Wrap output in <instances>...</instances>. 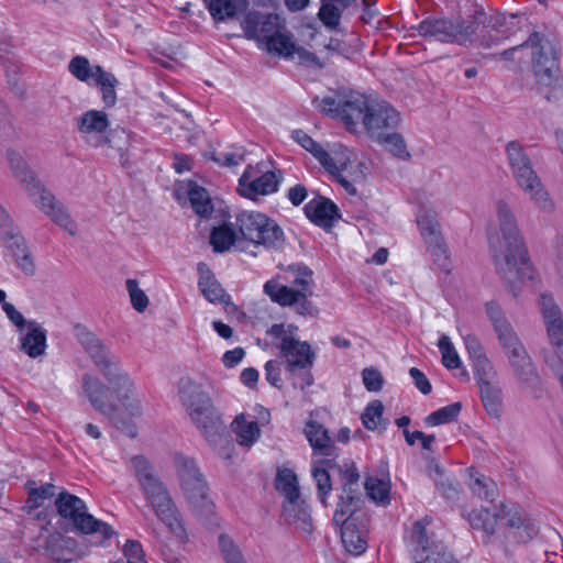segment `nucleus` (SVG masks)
Masks as SVG:
<instances>
[{"label": "nucleus", "mask_w": 563, "mask_h": 563, "mask_svg": "<svg viewBox=\"0 0 563 563\" xmlns=\"http://www.w3.org/2000/svg\"><path fill=\"white\" fill-rule=\"evenodd\" d=\"M74 329L78 342L110 385L107 386L98 377L85 374L82 376L85 395L88 397L91 406L106 416L117 429L126 431L130 437L134 438L136 435L134 426L129 421L119 419L117 415L118 405L109 401V396L113 393L122 406L130 412L131 417L140 416V404L132 398L133 383L128 374L121 371L117 356L110 352L96 334L79 323Z\"/></svg>", "instance_id": "obj_1"}, {"label": "nucleus", "mask_w": 563, "mask_h": 563, "mask_svg": "<svg viewBox=\"0 0 563 563\" xmlns=\"http://www.w3.org/2000/svg\"><path fill=\"white\" fill-rule=\"evenodd\" d=\"M497 216L501 240L489 241L490 255L496 273L512 296L517 297L521 286L533 279L534 268L516 218L509 206L503 200L497 203Z\"/></svg>", "instance_id": "obj_2"}, {"label": "nucleus", "mask_w": 563, "mask_h": 563, "mask_svg": "<svg viewBox=\"0 0 563 563\" xmlns=\"http://www.w3.org/2000/svg\"><path fill=\"white\" fill-rule=\"evenodd\" d=\"M523 47H531L532 70L539 90L549 101H556L562 95L561 70L559 55L550 41L540 32H532L520 45L505 49L499 56L505 60H512L516 52Z\"/></svg>", "instance_id": "obj_3"}, {"label": "nucleus", "mask_w": 563, "mask_h": 563, "mask_svg": "<svg viewBox=\"0 0 563 563\" xmlns=\"http://www.w3.org/2000/svg\"><path fill=\"white\" fill-rule=\"evenodd\" d=\"M137 481L146 499L153 507L155 515L163 521L170 532L183 537L186 531L179 518L177 508L161 479L153 473L152 465L143 455L131 459Z\"/></svg>", "instance_id": "obj_4"}, {"label": "nucleus", "mask_w": 563, "mask_h": 563, "mask_svg": "<svg viewBox=\"0 0 563 563\" xmlns=\"http://www.w3.org/2000/svg\"><path fill=\"white\" fill-rule=\"evenodd\" d=\"M241 27L245 38L263 44L268 53L287 54L292 48L291 32L287 30L285 19L277 13L249 10L241 21Z\"/></svg>", "instance_id": "obj_5"}, {"label": "nucleus", "mask_w": 563, "mask_h": 563, "mask_svg": "<svg viewBox=\"0 0 563 563\" xmlns=\"http://www.w3.org/2000/svg\"><path fill=\"white\" fill-rule=\"evenodd\" d=\"M509 167L517 185L529 194L530 199L539 209L552 212L554 205L544 190L542 183L533 169L532 162L518 141H510L506 145Z\"/></svg>", "instance_id": "obj_6"}, {"label": "nucleus", "mask_w": 563, "mask_h": 563, "mask_svg": "<svg viewBox=\"0 0 563 563\" xmlns=\"http://www.w3.org/2000/svg\"><path fill=\"white\" fill-rule=\"evenodd\" d=\"M288 269L297 273L292 283L299 289L279 285L275 279H271L264 284V292L272 301L283 307L296 305V312L301 316H317L318 309L308 299L312 296V290L311 279L307 277H311L312 271L306 265H290Z\"/></svg>", "instance_id": "obj_7"}, {"label": "nucleus", "mask_w": 563, "mask_h": 563, "mask_svg": "<svg viewBox=\"0 0 563 563\" xmlns=\"http://www.w3.org/2000/svg\"><path fill=\"white\" fill-rule=\"evenodd\" d=\"M413 29L418 31L419 35L432 37L442 43L465 45L475 41L472 11L466 16L459 15L455 19L431 15Z\"/></svg>", "instance_id": "obj_8"}, {"label": "nucleus", "mask_w": 563, "mask_h": 563, "mask_svg": "<svg viewBox=\"0 0 563 563\" xmlns=\"http://www.w3.org/2000/svg\"><path fill=\"white\" fill-rule=\"evenodd\" d=\"M236 225L242 239L256 245L277 250L284 244L283 229L264 213L243 211L236 217Z\"/></svg>", "instance_id": "obj_9"}, {"label": "nucleus", "mask_w": 563, "mask_h": 563, "mask_svg": "<svg viewBox=\"0 0 563 563\" xmlns=\"http://www.w3.org/2000/svg\"><path fill=\"white\" fill-rule=\"evenodd\" d=\"M55 506L58 515L70 520L75 528L84 534L100 532L103 540H109L115 534L110 525L87 512L86 503L81 498L66 490L58 493Z\"/></svg>", "instance_id": "obj_10"}, {"label": "nucleus", "mask_w": 563, "mask_h": 563, "mask_svg": "<svg viewBox=\"0 0 563 563\" xmlns=\"http://www.w3.org/2000/svg\"><path fill=\"white\" fill-rule=\"evenodd\" d=\"M369 521V515L362 508H342L341 515L335 509L333 523L340 527L341 540L349 553L361 555L366 551Z\"/></svg>", "instance_id": "obj_11"}, {"label": "nucleus", "mask_w": 563, "mask_h": 563, "mask_svg": "<svg viewBox=\"0 0 563 563\" xmlns=\"http://www.w3.org/2000/svg\"><path fill=\"white\" fill-rule=\"evenodd\" d=\"M312 104L322 106L320 109L322 113L332 119L341 120L350 131L360 120L364 122L365 113L371 106L366 97L361 93H351L342 100L332 97H324L320 100L319 97H314Z\"/></svg>", "instance_id": "obj_12"}, {"label": "nucleus", "mask_w": 563, "mask_h": 563, "mask_svg": "<svg viewBox=\"0 0 563 563\" xmlns=\"http://www.w3.org/2000/svg\"><path fill=\"white\" fill-rule=\"evenodd\" d=\"M431 518L426 516L412 525L411 541L415 543V560L417 563H459L453 554L441 542L427 533L426 527Z\"/></svg>", "instance_id": "obj_13"}, {"label": "nucleus", "mask_w": 563, "mask_h": 563, "mask_svg": "<svg viewBox=\"0 0 563 563\" xmlns=\"http://www.w3.org/2000/svg\"><path fill=\"white\" fill-rule=\"evenodd\" d=\"M473 22H474V36L476 35L479 27L488 29L501 35L504 38L517 33L521 26L519 20L522 18L519 13H503L495 11L487 13L484 7L479 3L472 5Z\"/></svg>", "instance_id": "obj_14"}, {"label": "nucleus", "mask_w": 563, "mask_h": 563, "mask_svg": "<svg viewBox=\"0 0 563 563\" xmlns=\"http://www.w3.org/2000/svg\"><path fill=\"white\" fill-rule=\"evenodd\" d=\"M338 473L342 481L341 494L336 503V509L340 515L342 508H362L365 504L363 493L361 490V475L352 461H346L342 466H338Z\"/></svg>", "instance_id": "obj_15"}, {"label": "nucleus", "mask_w": 563, "mask_h": 563, "mask_svg": "<svg viewBox=\"0 0 563 563\" xmlns=\"http://www.w3.org/2000/svg\"><path fill=\"white\" fill-rule=\"evenodd\" d=\"M400 123L399 112L383 101L371 104L364 117V126L371 139L379 137L385 132L396 130Z\"/></svg>", "instance_id": "obj_16"}, {"label": "nucleus", "mask_w": 563, "mask_h": 563, "mask_svg": "<svg viewBox=\"0 0 563 563\" xmlns=\"http://www.w3.org/2000/svg\"><path fill=\"white\" fill-rule=\"evenodd\" d=\"M208 411L200 408H195L188 412L192 423L200 430L210 445H218L221 442H227L225 426L221 417L213 406L212 400L209 401Z\"/></svg>", "instance_id": "obj_17"}, {"label": "nucleus", "mask_w": 563, "mask_h": 563, "mask_svg": "<svg viewBox=\"0 0 563 563\" xmlns=\"http://www.w3.org/2000/svg\"><path fill=\"white\" fill-rule=\"evenodd\" d=\"M540 305L549 341L563 366V318L561 310L549 295H541Z\"/></svg>", "instance_id": "obj_18"}, {"label": "nucleus", "mask_w": 563, "mask_h": 563, "mask_svg": "<svg viewBox=\"0 0 563 563\" xmlns=\"http://www.w3.org/2000/svg\"><path fill=\"white\" fill-rule=\"evenodd\" d=\"M540 305L549 341L563 366V318L561 310L549 295H541Z\"/></svg>", "instance_id": "obj_19"}, {"label": "nucleus", "mask_w": 563, "mask_h": 563, "mask_svg": "<svg viewBox=\"0 0 563 563\" xmlns=\"http://www.w3.org/2000/svg\"><path fill=\"white\" fill-rule=\"evenodd\" d=\"M252 177L253 167L249 165L239 179L241 195L250 199H254L257 195L266 196L276 192L282 180V173L280 170H268L260 177L254 179Z\"/></svg>", "instance_id": "obj_20"}, {"label": "nucleus", "mask_w": 563, "mask_h": 563, "mask_svg": "<svg viewBox=\"0 0 563 563\" xmlns=\"http://www.w3.org/2000/svg\"><path fill=\"white\" fill-rule=\"evenodd\" d=\"M496 518L507 519V527L514 530V538L519 542L526 543L538 534V527L519 506L508 507L501 503L496 509Z\"/></svg>", "instance_id": "obj_21"}, {"label": "nucleus", "mask_w": 563, "mask_h": 563, "mask_svg": "<svg viewBox=\"0 0 563 563\" xmlns=\"http://www.w3.org/2000/svg\"><path fill=\"white\" fill-rule=\"evenodd\" d=\"M508 361L515 377L534 399L541 398L543 394L542 380L527 350L521 351L519 356L508 358Z\"/></svg>", "instance_id": "obj_22"}, {"label": "nucleus", "mask_w": 563, "mask_h": 563, "mask_svg": "<svg viewBox=\"0 0 563 563\" xmlns=\"http://www.w3.org/2000/svg\"><path fill=\"white\" fill-rule=\"evenodd\" d=\"M279 349L282 357L286 358V369L290 374H295L296 369L309 368L313 364L314 353L308 342L283 336Z\"/></svg>", "instance_id": "obj_23"}, {"label": "nucleus", "mask_w": 563, "mask_h": 563, "mask_svg": "<svg viewBox=\"0 0 563 563\" xmlns=\"http://www.w3.org/2000/svg\"><path fill=\"white\" fill-rule=\"evenodd\" d=\"M0 240L4 245L5 254L15 261L25 275L33 276L35 274V264L20 230L18 228L13 229L1 235Z\"/></svg>", "instance_id": "obj_24"}, {"label": "nucleus", "mask_w": 563, "mask_h": 563, "mask_svg": "<svg viewBox=\"0 0 563 563\" xmlns=\"http://www.w3.org/2000/svg\"><path fill=\"white\" fill-rule=\"evenodd\" d=\"M306 217L316 225L329 231L341 218L338 206L329 198L318 196L303 208Z\"/></svg>", "instance_id": "obj_25"}, {"label": "nucleus", "mask_w": 563, "mask_h": 563, "mask_svg": "<svg viewBox=\"0 0 563 563\" xmlns=\"http://www.w3.org/2000/svg\"><path fill=\"white\" fill-rule=\"evenodd\" d=\"M181 489L195 514L208 516L213 512L214 504L208 496V486L203 477L180 483Z\"/></svg>", "instance_id": "obj_26"}, {"label": "nucleus", "mask_w": 563, "mask_h": 563, "mask_svg": "<svg viewBox=\"0 0 563 563\" xmlns=\"http://www.w3.org/2000/svg\"><path fill=\"white\" fill-rule=\"evenodd\" d=\"M197 272L199 274L198 287L209 302L232 305L230 295L225 292L224 288L216 279L214 274L206 263H198Z\"/></svg>", "instance_id": "obj_27"}, {"label": "nucleus", "mask_w": 563, "mask_h": 563, "mask_svg": "<svg viewBox=\"0 0 563 563\" xmlns=\"http://www.w3.org/2000/svg\"><path fill=\"white\" fill-rule=\"evenodd\" d=\"M336 456L333 452L332 457L324 456V459L312 463L311 474L317 485V495L324 507H328V496L332 490L330 471L335 470L338 472V466H341L336 463Z\"/></svg>", "instance_id": "obj_28"}, {"label": "nucleus", "mask_w": 563, "mask_h": 563, "mask_svg": "<svg viewBox=\"0 0 563 563\" xmlns=\"http://www.w3.org/2000/svg\"><path fill=\"white\" fill-rule=\"evenodd\" d=\"M178 395L187 413L195 410V408H200L209 412L208 407H205L209 406V401H211L209 394L203 390L200 384L191 378H180L178 383Z\"/></svg>", "instance_id": "obj_29"}, {"label": "nucleus", "mask_w": 563, "mask_h": 563, "mask_svg": "<svg viewBox=\"0 0 563 563\" xmlns=\"http://www.w3.org/2000/svg\"><path fill=\"white\" fill-rule=\"evenodd\" d=\"M303 433L313 450L314 455L332 456L335 451L334 443L329 434V430L314 420H308L305 424Z\"/></svg>", "instance_id": "obj_30"}, {"label": "nucleus", "mask_w": 563, "mask_h": 563, "mask_svg": "<svg viewBox=\"0 0 563 563\" xmlns=\"http://www.w3.org/2000/svg\"><path fill=\"white\" fill-rule=\"evenodd\" d=\"M7 159L13 176L24 186L27 192H35L40 188V180L35 173L30 168L23 157L14 150L7 151Z\"/></svg>", "instance_id": "obj_31"}, {"label": "nucleus", "mask_w": 563, "mask_h": 563, "mask_svg": "<svg viewBox=\"0 0 563 563\" xmlns=\"http://www.w3.org/2000/svg\"><path fill=\"white\" fill-rule=\"evenodd\" d=\"M27 332L21 338V350L32 358H36L45 353L46 330H44L35 320L27 322Z\"/></svg>", "instance_id": "obj_32"}, {"label": "nucleus", "mask_w": 563, "mask_h": 563, "mask_svg": "<svg viewBox=\"0 0 563 563\" xmlns=\"http://www.w3.org/2000/svg\"><path fill=\"white\" fill-rule=\"evenodd\" d=\"M283 516L289 525H297L302 531L311 532L310 507L305 500L291 499L283 505Z\"/></svg>", "instance_id": "obj_33"}, {"label": "nucleus", "mask_w": 563, "mask_h": 563, "mask_svg": "<svg viewBox=\"0 0 563 563\" xmlns=\"http://www.w3.org/2000/svg\"><path fill=\"white\" fill-rule=\"evenodd\" d=\"M428 471L430 477L434 481L438 490L448 500H455L459 497L461 485L457 481L445 476L443 467L437 460L431 459L428 462Z\"/></svg>", "instance_id": "obj_34"}, {"label": "nucleus", "mask_w": 563, "mask_h": 563, "mask_svg": "<svg viewBox=\"0 0 563 563\" xmlns=\"http://www.w3.org/2000/svg\"><path fill=\"white\" fill-rule=\"evenodd\" d=\"M462 516L468 521L470 526L475 530L484 533V542H488L490 537L495 534V526L497 522L496 510L492 514L489 509L481 507L468 512L464 509Z\"/></svg>", "instance_id": "obj_35"}, {"label": "nucleus", "mask_w": 563, "mask_h": 563, "mask_svg": "<svg viewBox=\"0 0 563 563\" xmlns=\"http://www.w3.org/2000/svg\"><path fill=\"white\" fill-rule=\"evenodd\" d=\"M212 19L217 22L233 19L239 11H246L247 0H203Z\"/></svg>", "instance_id": "obj_36"}, {"label": "nucleus", "mask_w": 563, "mask_h": 563, "mask_svg": "<svg viewBox=\"0 0 563 563\" xmlns=\"http://www.w3.org/2000/svg\"><path fill=\"white\" fill-rule=\"evenodd\" d=\"M77 122L78 131L84 134H102L110 125L108 114L100 110L86 111L77 119Z\"/></svg>", "instance_id": "obj_37"}, {"label": "nucleus", "mask_w": 563, "mask_h": 563, "mask_svg": "<svg viewBox=\"0 0 563 563\" xmlns=\"http://www.w3.org/2000/svg\"><path fill=\"white\" fill-rule=\"evenodd\" d=\"M481 388V398L486 412L495 419H499L503 411V391L492 382H485L478 385Z\"/></svg>", "instance_id": "obj_38"}, {"label": "nucleus", "mask_w": 563, "mask_h": 563, "mask_svg": "<svg viewBox=\"0 0 563 563\" xmlns=\"http://www.w3.org/2000/svg\"><path fill=\"white\" fill-rule=\"evenodd\" d=\"M95 84L98 86L102 93V101L107 108H111L117 102L115 88L119 85L117 77L109 71H106L100 65H95Z\"/></svg>", "instance_id": "obj_39"}, {"label": "nucleus", "mask_w": 563, "mask_h": 563, "mask_svg": "<svg viewBox=\"0 0 563 563\" xmlns=\"http://www.w3.org/2000/svg\"><path fill=\"white\" fill-rule=\"evenodd\" d=\"M187 194L192 209L199 217L207 218L211 216L213 205L206 188L195 181H189Z\"/></svg>", "instance_id": "obj_40"}, {"label": "nucleus", "mask_w": 563, "mask_h": 563, "mask_svg": "<svg viewBox=\"0 0 563 563\" xmlns=\"http://www.w3.org/2000/svg\"><path fill=\"white\" fill-rule=\"evenodd\" d=\"M373 140L398 159L409 161L411 158L404 136L396 132V130L387 131Z\"/></svg>", "instance_id": "obj_41"}, {"label": "nucleus", "mask_w": 563, "mask_h": 563, "mask_svg": "<svg viewBox=\"0 0 563 563\" xmlns=\"http://www.w3.org/2000/svg\"><path fill=\"white\" fill-rule=\"evenodd\" d=\"M236 241V232L232 223L214 227L210 233V244L217 253L229 251Z\"/></svg>", "instance_id": "obj_42"}, {"label": "nucleus", "mask_w": 563, "mask_h": 563, "mask_svg": "<svg viewBox=\"0 0 563 563\" xmlns=\"http://www.w3.org/2000/svg\"><path fill=\"white\" fill-rule=\"evenodd\" d=\"M495 332L508 358L519 356L521 351H526V347L519 340L510 323L505 327H499Z\"/></svg>", "instance_id": "obj_43"}, {"label": "nucleus", "mask_w": 563, "mask_h": 563, "mask_svg": "<svg viewBox=\"0 0 563 563\" xmlns=\"http://www.w3.org/2000/svg\"><path fill=\"white\" fill-rule=\"evenodd\" d=\"M276 488L285 495L286 501L300 499L298 479L291 470L286 468L277 473Z\"/></svg>", "instance_id": "obj_44"}, {"label": "nucleus", "mask_w": 563, "mask_h": 563, "mask_svg": "<svg viewBox=\"0 0 563 563\" xmlns=\"http://www.w3.org/2000/svg\"><path fill=\"white\" fill-rule=\"evenodd\" d=\"M234 423L240 444L250 446L260 438L261 430L256 421L246 422L244 416L240 415Z\"/></svg>", "instance_id": "obj_45"}, {"label": "nucleus", "mask_w": 563, "mask_h": 563, "mask_svg": "<svg viewBox=\"0 0 563 563\" xmlns=\"http://www.w3.org/2000/svg\"><path fill=\"white\" fill-rule=\"evenodd\" d=\"M462 410V404L460 401L450 404L442 407L424 418V423L428 426H440L444 423L454 422L457 420L459 415Z\"/></svg>", "instance_id": "obj_46"}, {"label": "nucleus", "mask_w": 563, "mask_h": 563, "mask_svg": "<svg viewBox=\"0 0 563 563\" xmlns=\"http://www.w3.org/2000/svg\"><path fill=\"white\" fill-rule=\"evenodd\" d=\"M34 484L35 483L32 481H29L26 483V486L29 487L26 506L29 507L30 510L43 506L46 499L52 498L56 494V486L51 483L44 484L40 487H30L31 485Z\"/></svg>", "instance_id": "obj_47"}, {"label": "nucleus", "mask_w": 563, "mask_h": 563, "mask_svg": "<svg viewBox=\"0 0 563 563\" xmlns=\"http://www.w3.org/2000/svg\"><path fill=\"white\" fill-rule=\"evenodd\" d=\"M366 495L377 504L386 505L389 504V490L390 486L383 479L369 476L364 483Z\"/></svg>", "instance_id": "obj_48"}, {"label": "nucleus", "mask_w": 563, "mask_h": 563, "mask_svg": "<svg viewBox=\"0 0 563 563\" xmlns=\"http://www.w3.org/2000/svg\"><path fill=\"white\" fill-rule=\"evenodd\" d=\"M290 44L292 45V48H289V53L285 54H278L279 56L284 58H292L296 54L298 57V63L306 67H313V68H323V63L320 60V58L312 52L306 49L302 46H298L294 42V35L290 34Z\"/></svg>", "instance_id": "obj_49"}, {"label": "nucleus", "mask_w": 563, "mask_h": 563, "mask_svg": "<svg viewBox=\"0 0 563 563\" xmlns=\"http://www.w3.org/2000/svg\"><path fill=\"white\" fill-rule=\"evenodd\" d=\"M321 7L318 12L320 21L329 29H335L340 24L342 10L335 5L334 0H320Z\"/></svg>", "instance_id": "obj_50"}, {"label": "nucleus", "mask_w": 563, "mask_h": 563, "mask_svg": "<svg viewBox=\"0 0 563 563\" xmlns=\"http://www.w3.org/2000/svg\"><path fill=\"white\" fill-rule=\"evenodd\" d=\"M69 73L78 80L88 82L90 78L96 79L95 66H90L89 60L84 56H75L68 64Z\"/></svg>", "instance_id": "obj_51"}, {"label": "nucleus", "mask_w": 563, "mask_h": 563, "mask_svg": "<svg viewBox=\"0 0 563 563\" xmlns=\"http://www.w3.org/2000/svg\"><path fill=\"white\" fill-rule=\"evenodd\" d=\"M383 413H384L383 402L377 399L371 401L366 406V408L361 417L363 426L367 430H372V431L376 430L380 423Z\"/></svg>", "instance_id": "obj_52"}, {"label": "nucleus", "mask_w": 563, "mask_h": 563, "mask_svg": "<svg viewBox=\"0 0 563 563\" xmlns=\"http://www.w3.org/2000/svg\"><path fill=\"white\" fill-rule=\"evenodd\" d=\"M438 347L442 353V364L446 368L454 369L461 366L460 356L448 335H442L439 339Z\"/></svg>", "instance_id": "obj_53"}, {"label": "nucleus", "mask_w": 563, "mask_h": 563, "mask_svg": "<svg viewBox=\"0 0 563 563\" xmlns=\"http://www.w3.org/2000/svg\"><path fill=\"white\" fill-rule=\"evenodd\" d=\"M131 136L132 134L125 129L110 130L107 135L99 140L97 146L108 145L110 147L117 148L121 153L129 144Z\"/></svg>", "instance_id": "obj_54"}, {"label": "nucleus", "mask_w": 563, "mask_h": 563, "mask_svg": "<svg viewBox=\"0 0 563 563\" xmlns=\"http://www.w3.org/2000/svg\"><path fill=\"white\" fill-rule=\"evenodd\" d=\"M421 235L427 244H432L442 238L439 223L428 214H419L417 219Z\"/></svg>", "instance_id": "obj_55"}, {"label": "nucleus", "mask_w": 563, "mask_h": 563, "mask_svg": "<svg viewBox=\"0 0 563 563\" xmlns=\"http://www.w3.org/2000/svg\"><path fill=\"white\" fill-rule=\"evenodd\" d=\"M471 489L479 498L488 501H494V497L497 494L496 484L490 478L485 476L474 478V481L471 483Z\"/></svg>", "instance_id": "obj_56"}, {"label": "nucleus", "mask_w": 563, "mask_h": 563, "mask_svg": "<svg viewBox=\"0 0 563 563\" xmlns=\"http://www.w3.org/2000/svg\"><path fill=\"white\" fill-rule=\"evenodd\" d=\"M427 245L434 263L442 272L449 274L451 272V261L448 255L445 244L443 243V239L441 238L437 242H432V244Z\"/></svg>", "instance_id": "obj_57"}, {"label": "nucleus", "mask_w": 563, "mask_h": 563, "mask_svg": "<svg viewBox=\"0 0 563 563\" xmlns=\"http://www.w3.org/2000/svg\"><path fill=\"white\" fill-rule=\"evenodd\" d=\"M177 470L180 483L186 485H188V481L203 477L195 461L186 456L177 459Z\"/></svg>", "instance_id": "obj_58"}, {"label": "nucleus", "mask_w": 563, "mask_h": 563, "mask_svg": "<svg viewBox=\"0 0 563 563\" xmlns=\"http://www.w3.org/2000/svg\"><path fill=\"white\" fill-rule=\"evenodd\" d=\"M126 290L129 292L132 307L136 311L143 312L148 306V298L145 295V292L139 287V282L136 279H128Z\"/></svg>", "instance_id": "obj_59"}, {"label": "nucleus", "mask_w": 563, "mask_h": 563, "mask_svg": "<svg viewBox=\"0 0 563 563\" xmlns=\"http://www.w3.org/2000/svg\"><path fill=\"white\" fill-rule=\"evenodd\" d=\"M473 371L478 385L485 382H492V378L496 375L494 366L487 355L473 361Z\"/></svg>", "instance_id": "obj_60"}, {"label": "nucleus", "mask_w": 563, "mask_h": 563, "mask_svg": "<svg viewBox=\"0 0 563 563\" xmlns=\"http://www.w3.org/2000/svg\"><path fill=\"white\" fill-rule=\"evenodd\" d=\"M309 153L321 164L327 172L336 170L338 158H344L345 155L332 157L318 142L308 150Z\"/></svg>", "instance_id": "obj_61"}, {"label": "nucleus", "mask_w": 563, "mask_h": 563, "mask_svg": "<svg viewBox=\"0 0 563 563\" xmlns=\"http://www.w3.org/2000/svg\"><path fill=\"white\" fill-rule=\"evenodd\" d=\"M362 378L365 388L368 391H379L384 385L382 373L375 367H366L362 371Z\"/></svg>", "instance_id": "obj_62"}, {"label": "nucleus", "mask_w": 563, "mask_h": 563, "mask_svg": "<svg viewBox=\"0 0 563 563\" xmlns=\"http://www.w3.org/2000/svg\"><path fill=\"white\" fill-rule=\"evenodd\" d=\"M349 161L350 159L347 156L344 158H338L336 170L328 173L344 188L349 195L355 196L357 194L356 187L342 175V172L347 168Z\"/></svg>", "instance_id": "obj_63"}, {"label": "nucleus", "mask_w": 563, "mask_h": 563, "mask_svg": "<svg viewBox=\"0 0 563 563\" xmlns=\"http://www.w3.org/2000/svg\"><path fill=\"white\" fill-rule=\"evenodd\" d=\"M47 216H49L55 223H57L68 232L74 233V222L70 219L69 214L63 209V207L59 203H56L54 206V209H52L47 213Z\"/></svg>", "instance_id": "obj_64"}]
</instances>
